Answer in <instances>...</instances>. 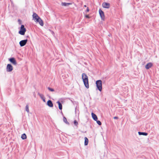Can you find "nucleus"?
Segmentation results:
<instances>
[{
    "instance_id": "obj_25",
    "label": "nucleus",
    "mask_w": 159,
    "mask_h": 159,
    "mask_svg": "<svg viewBox=\"0 0 159 159\" xmlns=\"http://www.w3.org/2000/svg\"><path fill=\"white\" fill-rule=\"evenodd\" d=\"M85 17L87 18H89V15H86L85 16Z\"/></svg>"
},
{
    "instance_id": "obj_27",
    "label": "nucleus",
    "mask_w": 159,
    "mask_h": 159,
    "mask_svg": "<svg viewBox=\"0 0 159 159\" xmlns=\"http://www.w3.org/2000/svg\"><path fill=\"white\" fill-rule=\"evenodd\" d=\"M118 118L117 117H116V116H115V117H114V119H118Z\"/></svg>"
},
{
    "instance_id": "obj_10",
    "label": "nucleus",
    "mask_w": 159,
    "mask_h": 159,
    "mask_svg": "<svg viewBox=\"0 0 159 159\" xmlns=\"http://www.w3.org/2000/svg\"><path fill=\"white\" fill-rule=\"evenodd\" d=\"M152 66V64L151 62L148 63L145 66V68L147 69H148Z\"/></svg>"
},
{
    "instance_id": "obj_18",
    "label": "nucleus",
    "mask_w": 159,
    "mask_h": 159,
    "mask_svg": "<svg viewBox=\"0 0 159 159\" xmlns=\"http://www.w3.org/2000/svg\"><path fill=\"white\" fill-rule=\"evenodd\" d=\"M138 134L139 135H143L145 136H147L148 135V133L145 132H139Z\"/></svg>"
},
{
    "instance_id": "obj_1",
    "label": "nucleus",
    "mask_w": 159,
    "mask_h": 159,
    "mask_svg": "<svg viewBox=\"0 0 159 159\" xmlns=\"http://www.w3.org/2000/svg\"><path fill=\"white\" fill-rule=\"evenodd\" d=\"M82 77L85 87L87 88H89V84L88 76L85 74L83 73L82 75Z\"/></svg>"
},
{
    "instance_id": "obj_8",
    "label": "nucleus",
    "mask_w": 159,
    "mask_h": 159,
    "mask_svg": "<svg viewBox=\"0 0 159 159\" xmlns=\"http://www.w3.org/2000/svg\"><path fill=\"white\" fill-rule=\"evenodd\" d=\"M27 42V39L22 40L19 42L20 45L21 47L25 46Z\"/></svg>"
},
{
    "instance_id": "obj_19",
    "label": "nucleus",
    "mask_w": 159,
    "mask_h": 159,
    "mask_svg": "<svg viewBox=\"0 0 159 159\" xmlns=\"http://www.w3.org/2000/svg\"><path fill=\"white\" fill-rule=\"evenodd\" d=\"M21 138L23 139H26V135L25 134H22L21 136Z\"/></svg>"
},
{
    "instance_id": "obj_22",
    "label": "nucleus",
    "mask_w": 159,
    "mask_h": 159,
    "mask_svg": "<svg viewBox=\"0 0 159 159\" xmlns=\"http://www.w3.org/2000/svg\"><path fill=\"white\" fill-rule=\"evenodd\" d=\"M47 88L50 91L53 92L54 91V90L53 89L49 87H48Z\"/></svg>"
},
{
    "instance_id": "obj_14",
    "label": "nucleus",
    "mask_w": 159,
    "mask_h": 159,
    "mask_svg": "<svg viewBox=\"0 0 159 159\" xmlns=\"http://www.w3.org/2000/svg\"><path fill=\"white\" fill-rule=\"evenodd\" d=\"M38 94L39 95V96L43 100V101L44 102H45V98L44 97L43 95L42 94H40V93H38Z\"/></svg>"
},
{
    "instance_id": "obj_15",
    "label": "nucleus",
    "mask_w": 159,
    "mask_h": 159,
    "mask_svg": "<svg viewBox=\"0 0 159 159\" xmlns=\"http://www.w3.org/2000/svg\"><path fill=\"white\" fill-rule=\"evenodd\" d=\"M37 22H39V24L41 26H43V22L41 18L40 19H39V20Z\"/></svg>"
},
{
    "instance_id": "obj_20",
    "label": "nucleus",
    "mask_w": 159,
    "mask_h": 159,
    "mask_svg": "<svg viewBox=\"0 0 159 159\" xmlns=\"http://www.w3.org/2000/svg\"><path fill=\"white\" fill-rule=\"evenodd\" d=\"M63 121L64 122H65V123H66L67 124H69L68 122L67 121L66 119V118L65 117H63Z\"/></svg>"
},
{
    "instance_id": "obj_13",
    "label": "nucleus",
    "mask_w": 159,
    "mask_h": 159,
    "mask_svg": "<svg viewBox=\"0 0 159 159\" xmlns=\"http://www.w3.org/2000/svg\"><path fill=\"white\" fill-rule=\"evenodd\" d=\"M72 4L71 3L62 2L61 5L62 6H66Z\"/></svg>"
},
{
    "instance_id": "obj_26",
    "label": "nucleus",
    "mask_w": 159,
    "mask_h": 159,
    "mask_svg": "<svg viewBox=\"0 0 159 159\" xmlns=\"http://www.w3.org/2000/svg\"><path fill=\"white\" fill-rule=\"evenodd\" d=\"M89 11V8H88V7L87 8V10H86V11H87V12H88V11Z\"/></svg>"
},
{
    "instance_id": "obj_17",
    "label": "nucleus",
    "mask_w": 159,
    "mask_h": 159,
    "mask_svg": "<svg viewBox=\"0 0 159 159\" xmlns=\"http://www.w3.org/2000/svg\"><path fill=\"white\" fill-rule=\"evenodd\" d=\"M57 103L58 104V106H59V108L60 110H61L62 109V105L61 104V103H60V102L58 101H57Z\"/></svg>"
},
{
    "instance_id": "obj_12",
    "label": "nucleus",
    "mask_w": 159,
    "mask_h": 159,
    "mask_svg": "<svg viewBox=\"0 0 159 159\" xmlns=\"http://www.w3.org/2000/svg\"><path fill=\"white\" fill-rule=\"evenodd\" d=\"M91 115L93 120L95 121H97V120H98V117L93 112L92 113Z\"/></svg>"
},
{
    "instance_id": "obj_21",
    "label": "nucleus",
    "mask_w": 159,
    "mask_h": 159,
    "mask_svg": "<svg viewBox=\"0 0 159 159\" xmlns=\"http://www.w3.org/2000/svg\"><path fill=\"white\" fill-rule=\"evenodd\" d=\"M25 110H26V111H27V112H28V113H29V106L28 105H27L26 106V107H25Z\"/></svg>"
},
{
    "instance_id": "obj_7",
    "label": "nucleus",
    "mask_w": 159,
    "mask_h": 159,
    "mask_svg": "<svg viewBox=\"0 0 159 159\" xmlns=\"http://www.w3.org/2000/svg\"><path fill=\"white\" fill-rule=\"evenodd\" d=\"M7 72H11L13 69V67L10 64H8L7 66Z\"/></svg>"
},
{
    "instance_id": "obj_28",
    "label": "nucleus",
    "mask_w": 159,
    "mask_h": 159,
    "mask_svg": "<svg viewBox=\"0 0 159 159\" xmlns=\"http://www.w3.org/2000/svg\"><path fill=\"white\" fill-rule=\"evenodd\" d=\"M84 7H86V5H85L84 6Z\"/></svg>"
},
{
    "instance_id": "obj_4",
    "label": "nucleus",
    "mask_w": 159,
    "mask_h": 159,
    "mask_svg": "<svg viewBox=\"0 0 159 159\" xmlns=\"http://www.w3.org/2000/svg\"><path fill=\"white\" fill-rule=\"evenodd\" d=\"M99 12L102 20H104L105 19V16L104 12L100 9H99Z\"/></svg>"
},
{
    "instance_id": "obj_2",
    "label": "nucleus",
    "mask_w": 159,
    "mask_h": 159,
    "mask_svg": "<svg viewBox=\"0 0 159 159\" xmlns=\"http://www.w3.org/2000/svg\"><path fill=\"white\" fill-rule=\"evenodd\" d=\"M96 84L97 89L100 92H101L102 89V81L101 80H98L96 81Z\"/></svg>"
},
{
    "instance_id": "obj_16",
    "label": "nucleus",
    "mask_w": 159,
    "mask_h": 159,
    "mask_svg": "<svg viewBox=\"0 0 159 159\" xmlns=\"http://www.w3.org/2000/svg\"><path fill=\"white\" fill-rule=\"evenodd\" d=\"M84 145H87L88 144L89 140L88 138L85 137L84 138Z\"/></svg>"
},
{
    "instance_id": "obj_6",
    "label": "nucleus",
    "mask_w": 159,
    "mask_h": 159,
    "mask_svg": "<svg viewBox=\"0 0 159 159\" xmlns=\"http://www.w3.org/2000/svg\"><path fill=\"white\" fill-rule=\"evenodd\" d=\"M102 7L104 8H109L110 7V4L109 3L104 2L102 4Z\"/></svg>"
},
{
    "instance_id": "obj_23",
    "label": "nucleus",
    "mask_w": 159,
    "mask_h": 159,
    "mask_svg": "<svg viewBox=\"0 0 159 159\" xmlns=\"http://www.w3.org/2000/svg\"><path fill=\"white\" fill-rule=\"evenodd\" d=\"M97 121V124L99 125H101L102 124H101V121L99 120H97V121Z\"/></svg>"
},
{
    "instance_id": "obj_11",
    "label": "nucleus",
    "mask_w": 159,
    "mask_h": 159,
    "mask_svg": "<svg viewBox=\"0 0 159 159\" xmlns=\"http://www.w3.org/2000/svg\"><path fill=\"white\" fill-rule=\"evenodd\" d=\"M47 105L50 107H53V104L51 100H49L47 102Z\"/></svg>"
},
{
    "instance_id": "obj_3",
    "label": "nucleus",
    "mask_w": 159,
    "mask_h": 159,
    "mask_svg": "<svg viewBox=\"0 0 159 159\" xmlns=\"http://www.w3.org/2000/svg\"><path fill=\"white\" fill-rule=\"evenodd\" d=\"M26 31V30L24 27V26L23 25H22L20 27V30L19 32V33L21 35H24L25 34Z\"/></svg>"
},
{
    "instance_id": "obj_24",
    "label": "nucleus",
    "mask_w": 159,
    "mask_h": 159,
    "mask_svg": "<svg viewBox=\"0 0 159 159\" xmlns=\"http://www.w3.org/2000/svg\"><path fill=\"white\" fill-rule=\"evenodd\" d=\"M74 124L76 126H77L78 124V122L76 120H74Z\"/></svg>"
},
{
    "instance_id": "obj_9",
    "label": "nucleus",
    "mask_w": 159,
    "mask_h": 159,
    "mask_svg": "<svg viewBox=\"0 0 159 159\" xmlns=\"http://www.w3.org/2000/svg\"><path fill=\"white\" fill-rule=\"evenodd\" d=\"M9 61L13 65H16L17 64V62L16 60L14 58H11L9 59Z\"/></svg>"
},
{
    "instance_id": "obj_5",
    "label": "nucleus",
    "mask_w": 159,
    "mask_h": 159,
    "mask_svg": "<svg viewBox=\"0 0 159 159\" xmlns=\"http://www.w3.org/2000/svg\"><path fill=\"white\" fill-rule=\"evenodd\" d=\"M33 18L35 20V21L37 22L40 19V18L38 16V15L35 13H34L33 15Z\"/></svg>"
}]
</instances>
